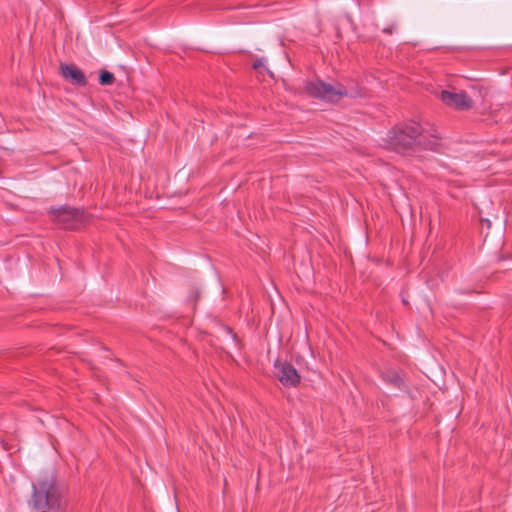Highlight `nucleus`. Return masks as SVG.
<instances>
[{"mask_svg":"<svg viewBox=\"0 0 512 512\" xmlns=\"http://www.w3.org/2000/svg\"><path fill=\"white\" fill-rule=\"evenodd\" d=\"M439 136L436 129H425L418 122H408L396 125L382 139V146L388 150L403 155H409L421 150L437 151Z\"/></svg>","mask_w":512,"mask_h":512,"instance_id":"nucleus-1","label":"nucleus"},{"mask_svg":"<svg viewBox=\"0 0 512 512\" xmlns=\"http://www.w3.org/2000/svg\"><path fill=\"white\" fill-rule=\"evenodd\" d=\"M61 495L52 479H44L33 485L32 509L35 512L58 511Z\"/></svg>","mask_w":512,"mask_h":512,"instance_id":"nucleus-2","label":"nucleus"},{"mask_svg":"<svg viewBox=\"0 0 512 512\" xmlns=\"http://www.w3.org/2000/svg\"><path fill=\"white\" fill-rule=\"evenodd\" d=\"M305 89L312 97L329 102H337L350 95L342 84L332 85L321 80L307 82Z\"/></svg>","mask_w":512,"mask_h":512,"instance_id":"nucleus-3","label":"nucleus"},{"mask_svg":"<svg viewBox=\"0 0 512 512\" xmlns=\"http://www.w3.org/2000/svg\"><path fill=\"white\" fill-rule=\"evenodd\" d=\"M55 215V221L65 229H77L84 219L83 210L60 207L51 211Z\"/></svg>","mask_w":512,"mask_h":512,"instance_id":"nucleus-4","label":"nucleus"},{"mask_svg":"<svg viewBox=\"0 0 512 512\" xmlns=\"http://www.w3.org/2000/svg\"><path fill=\"white\" fill-rule=\"evenodd\" d=\"M274 367L276 377L283 386L296 387L300 383L301 376L291 363L277 360Z\"/></svg>","mask_w":512,"mask_h":512,"instance_id":"nucleus-5","label":"nucleus"},{"mask_svg":"<svg viewBox=\"0 0 512 512\" xmlns=\"http://www.w3.org/2000/svg\"><path fill=\"white\" fill-rule=\"evenodd\" d=\"M441 101L448 107L457 110H469L473 107V100L464 91L452 92L442 90L439 94Z\"/></svg>","mask_w":512,"mask_h":512,"instance_id":"nucleus-6","label":"nucleus"},{"mask_svg":"<svg viewBox=\"0 0 512 512\" xmlns=\"http://www.w3.org/2000/svg\"><path fill=\"white\" fill-rule=\"evenodd\" d=\"M60 73L63 78L69 80L72 84L85 86L87 79L82 70L74 64H61Z\"/></svg>","mask_w":512,"mask_h":512,"instance_id":"nucleus-7","label":"nucleus"},{"mask_svg":"<svg viewBox=\"0 0 512 512\" xmlns=\"http://www.w3.org/2000/svg\"><path fill=\"white\" fill-rule=\"evenodd\" d=\"M383 380L398 389L405 388L403 378L396 371H387L383 373Z\"/></svg>","mask_w":512,"mask_h":512,"instance_id":"nucleus-8","label":"nucleus"},{"mask_svg":"<svg viewBox=\"0 0 512 512\" xmlns=\"http://www.w3.org/2000/svg\"><path fill=\"white\" fill-rule=\"evenodd\" d=\"M114 81H115V77L111 72H109L107 70H102L100 72L99 83L101 85H105V86L112 85L114 83Z\"/></svg>","mask_w":512,"mask_h":512,"instance_id":"nucleus-9","label":"nucleus"},{"mask_svg":"<svg viewBox=\"0 0 512 512\" xmlns=\"http://www.w3.org/2000/svg\"><path fill=\"white\" fill-rule=\"evenodd\" d=\"M264 65V59H259V60H256L252 67L255 69V70H258L260 67H262Z\"/></svg>","mask_w":512,"mask_h":512,"instance_id":"nucleus-10","label":"nucleus"},{"mask_svg":"<svg viewBox=\"0 0 512 512\" xmlns=\"http://www.w3.org/2000/svg\"><path fill=\"white\" fill-rule=\"evenodd\" d=\"M384 31L387 33H391V29H385Z\"/></svg>","mask_w":512,"mask_h":512,"instance_id":"nucleus-11","label":"nucleus"}]
</instances>
